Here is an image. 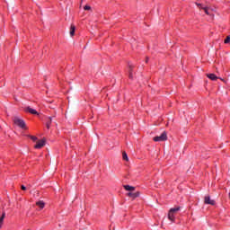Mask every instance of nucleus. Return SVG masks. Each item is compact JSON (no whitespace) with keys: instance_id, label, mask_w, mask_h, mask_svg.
<instances>
[{"instance_id":"7","label":"nucleus","mask_w":230,"mask_h":230,"mask_svg":"<svg viewBox=\"0 0 230 230\" xmlns=\"http://www.w3.org/2000/svg\"><path fill=\"white\" fill-rule=\"evenodd\" d=\"M128 197H130L131 199H137V197H139V192H128Z\"/></svg>"},{"instance_id":"22","label":"nucleus","mask_w":230,"mask_h":230,"mask_svg":"<svg viewBox=\"0 0 230 230\" xmlns=\"http://www.w3.org/2000/svg\"><path fill=\"white\" fill-rule=\"evenodd\" d=\"M46 127H47V128H49V127H50L49 123H47Z\"/></svg>"},{"instance_id":"1","label":"nucleus","mask_w":230,"mask_h":230,"mask_svg":"<svg viewBox=\"0 0 230 230\" xmlns=\"http://www.w3.org/2000/svg\"><path fill=\"white\" fill-rule=\"evenodd\" d=\"M181 211V207H174L169 210L168 218L171 222H175V214Z\"/></svg>"},{"instance_id":"17","label":"nucleus","mask_w":230,"mask_h":230,"mask_svg":"<svg viewBox=\"0 0 230 230\" xmlns=\"http://www.w3.org/2000/svg\"><path fill=\"white\" fill-rule=\"evenodd\" d=\"M230 42V36H227L226 39L225 40V44H229Z\"/></svg>"},{"instance_id":"2","label":"nucleus","mask_w":230,"mask_h":230,"mask_svg":"<svg viewBox=\"0 0 230 230\" xmlns=\"http://www.w3.org/2000/svg\"><path fill=\"white\" fill-rule=\"evenodd\" d=\"M13 121L14 125H16L20 128H22L23 130H26L28 128L26 127V122H24V120H22V119H19V117H14L13 119Z\"/></svg>"},{"instance_id":"5","label":"nucleus","mask_w":230,"mask_h":230,"mask_svg":"<svg viewBox=\"0 0 230 230\" xmlns=\"http://www.w3.org/2000/svg\"><path fill=\"white\" fill-rule=\"evenodd\" d=\"M204 202H205V204H209L210 206H215V199H211V197H209V196H205Z\"/></svg>"},{"instance_id":"9","label":"nucleus","mask_w":230,"mask_h":230,"mask_svg":"<svg viewBox=\"0 0 230 230\" xmlns=\"http://www.w3.org/2000/svg\"><path fill=\"white\" fill-rule=\"evenodd\" d=\"M123 188H124V190H126V191H135L136 190V187H132L130 185H124Z\"/></svg>"},{"instance_id":"16","label":"nucleus","mask_w":230,"mask_h":230,"mask_svg":"<svg viewBox=\"0 0 230 230\" xmlns=\"http://www.w3.org/2000/svg\"><path fill=\"white\" fill-rule=\"evenodd\" d=\"M129 78H134V76L132 75V66H129Z\"/></svg>"},{"instance_id":"4","label":"nucleus","mask_w":230,"mask_h":230,"mask_svg":"<svg viewBox=\"0 0 230 230\" xmlns=\"http://www.w3.org/2000/svg\"><path fill=\"white\" fill-rule=\"evenodd\" d=\"M25 112H29L30 114L39 115V112L35 111V109L27 106L24 108Z\"/></svg>"},{"instance_id":"14","label":"nucleus","mask_w":230,"mask_h":230,"mask_svg":"<svg viewBox=\"0 0 230 230\" xmlns=\"http://www.w3.org/2000/svg\"><path fill=\"white\" fill-rule=\"evenodd\" d=\"M204 12L207 15H211V11H209V9L208 7H204Z\"/></svg>"},{"instance_id":"3","label":"nucleus","mask_w":230,"mask_h":230,"mask_svg":"<svg viewBox=\"0 0 230 230\" xmlns=\"http://www.w3.org/2000/svg\"><path fill=\"white\" fill-rule=\"evenodd\" d=\"M153 139L155 142L166 141L168 139V135L166 134V131H164L161 136L155 137Z\"/></svg>"},{"instance_id":"19","label":"nucleus","mask_w":230,"mask_h":230,"mask_svg":"<svg viewBox=\"0 0 230 230\" xmlns=\"http://www.w3.org/2000/svg\"><path fill=\"white\" fill-rule=\"evenodd\" d=\"M31 139L32 141H37V137H35V136H31Z\"/></svg>"},{"instance_id":"15","label":"nucleus","mask_w":230,"mask_h":230,"mask_svg":"<svg viewBox=\"0 0 230 230\" xmlns=\"http://www.w3.org/2000/svg\"><path fill=\"white\" fill-rule=\"evenodd\" d=\"M196 6H198L199 10H204V8H206L205 6L202 5V4H199V3H196Z\"/></svg>"},{"instance_id":"11","label":"nucleus","mask_w":230,"mask_h":230,"mask_svg":"<svg viewBox=\"0 0 230 230\" xmlns=\"http://www.w3.org/2000/svg\"><path fill=\"white\" fill-rule=\"evenodd\" d=\"M36 206H38V208H40V209H44V201H38L36 202Z\"/></svg>"},{"instance_id":"12","label":"nucleus","mask_w":230,"mask_h":230,"mask_svg":"<svg viewBox=\"0 0 230 230\" xmlns=\"http://www.w3.org/2000/svg\"><path fill=\"white\" fill-rule=\"evenodd\" d=\"M4 217H6V214L4 212L0 217V227L3 226V222L4 220Z\"/></svg>"},{"instance_id":"20","label":"nucleus","mask_w":230,"mask_h":230,"mask_svg":"<svg viewBox=\"0 0 230 230\" xmlns=\"http://www.w3.org/2000/svg\"><path fill=\"white\" fill-rule=\"evenodd\" d=\"M53 120V118L49 117V121L47 123H49V125H51V121Z\"/></svg>"},{"instance_id":"13","label":"nucleus","mask_w":230,"mask_h":230,"mask_svg":"<svg viewBox=\"0 0 230 230\" xmlns=\"http://www.w3.org/2000/svg\"><path fill=\"white\" fill-rule=\"evenodd\" d=\"M122 159L124 161H128V155H127V152L122 153Z\"/></svg>"},{"instance_id":"8","label":"nucleus","mask_w":230,"mask_h":230,"mask_svg":"<svg viewBox=\"0 0 230 230\" xmlns=\"http://www.w3.org/2000/svg\"><path fill=\"white\" fill-rule=\"evenodd\" d=\"M75 31H76V27L74 24H72L70 26V31H69L70 37H74L75 36Z\"/></svg>"},{"instance_id":"6","label":"nucleus","mask_w":230,"mask_h":230,"mask_svg":"<svg viewBox=\"0 0 230 230\" xmlns=\"http://www.w3.org/2000/svg\"><path fill=\"white\" fill-rule=\"evenodd\" d=\"M46 145V141L45 140H39L37 142V144L35 145L34 148H38V149H40L42 148V146H44Z\"/></svg>"},{"instance_id":"18","label":"nucleus","mask_w":230,"mask_h":230,"mask_svg":"<svg viewBox=\"0 0 230 230\" xmlns=\"http://www.w3.org/2000/svg\"><path fill=\"white\" fill-rule=\"evenodd\" d=\"M84 10H91V6L90 5H85L84 7Z\"/></svg>"},{"instance_id":"10","label":"nucleus","mask_w":230,"mask_h":230,"mask_svg":"<svg viewBox=\"0 0 230 230\" xmlns=\"http://www.w3.org/2000/svg\"><path fill=\"white\" fill-rule=\"evenodd\" d=\"M207 76L212 81L218 80V76H217L215 74H207Z\"/></svg>"},{"instance_id":"21","label":"nucleus","mask_w":230,"mask_h":230,"mask_svg":"<svg viewBox=\"0 0 230 230\" xmlns=\"http://www.w3.org/2000/svg\"><path fill=\"white\" fill-rule=\"evenodd\" d=\"M22 190H23V191H26V186H24V185H22Z\"/></svg>"}]
</instances>
